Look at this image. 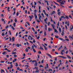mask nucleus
Wrapping results in <instances>:
<instances>
[{"instance_id":"62","label":"nucleus","mask_w":73,"mask_h":73,"mask_svg":"<svg viewBox=\"0 0 73 73\" xmlns=\"http://www.w3.org/2000/svg\"><path fill=\"white\" fill-rule=\"evenodd\" d=\"M59 24H60V23L59 22H58V23H57L58 26H59Z\"/></svg>"},{"instance_id":"49","label":"nucleus","mask_w":73,"mask_h":73,"mask_svg":"<svg viewBox=\"0 0 73 73\" xmlns=\"http://www.w3.org/2000/svg\"><path fill=\"white\" fill-rule=\"evenodd\" d=\"M25 66H26V68H28L29 67V66L28 65H25Z\"/></svg>"},{"instance_id":"45","label":"nucleus","mask_w":73,"mask_h":73,"mask_svg":"<svg viewBox=\"0 0 73 73\" xmlns=\"http://www.w3.org/2000/svg\"><path fill=\"white\" fill-rule=\"evenodd\" d=\"M65 28L66 30H68V27H67V26L66 25H65Z\"/></svg>"},{"instance_id":"16","label":"nucleus","mask_w":73,"mask_h":73,"mask_svg":"<svg viewBox=\"0 0 73 73\" xmlns=\"http://www.w3.org/2000/svg\"><path fill=\"white\" fill-rule=\"evenodd\" d=\"M12 42H13V41H15V37H13L12 38Z\"/></svg>"},{"instance_id":"59","label":"nucleus","mask_w":73,"mask_h":73,"mask_svg":"<svg viewBox=\"0 0 73 73\" xmlns=\"http://www.w3.org/2000/svg\"><path fill=\"white\" fill-rule=\"evenodd\" d=\"M25 50L26 52H28V49L27 48L25 49Z\"/></svg>"},{"instance_id":"42","label":"nucleus","mask_w":73,"mask_h":73,"mask_svg":"<svg viewBox=\"0 0 73 73\" xmlns=\"http://www.w3.org/2000/svg\"><path fill=\"white\" fill-rule=\"evenodd\" d=\"M55 37L56 38H58V36H55Z\"/></svg>"},{"instance_id":"20","label":"nucleus","mask_w":73,"mask_h":73,"mask_svg":"<svg viewBox=\"0 0 73 73\" xmlns=\"http://www.w3.org/2000/svg\"><path fill=\"white\" fill-rule=\"evenodd\" d=\"M35 73H39V70H37L35 71Z\"/></svg>"},{"instance_id":"1","label":"nucleus","mask_w":73,"mask_h":73,"mask_svg":"<svg viewBox=\"0 0 73 73\" xmlns=\"http://www.w3.org/2000/svg\"><path fill=\"white\" fill-rule=\"evenodd\" d=\"M57 2H59V3H60L61 6V7H63V8H64V6L62 5H64V3H66V1H62V0H59V1L57 0Z\"/></svg>"},{"instance_id":"5","label":"nucleus","mask_w":73,"mask_h":73,"mask_svg":"<svg viewBox=\"0 0 73 73\" xmlns=\"http://www.w3.org/2000/svg\"><path fill=\"white\" fill-rule=\"evenodd\" d=\"M46 20H48V18H46L45 19H44V21L46 24H47V22H46Z\"/></svg>"},{"instance_id":"4","label":"nucleus","mask_w":73,"mask_h":73,"mask_svg":"<svg viewBox=\"0 0 73 73\" xmlns=\"http://www.w3.org/2000/svg\"><path fill=\"white\" fill-rule=\"evenodd\" d=\"M58 57H59L60 58H63L64 59L66 58V57H64L63 56H58Z\"/></svg>"},{"instance_id":"19","label":"nucleus","mask_w":73,"mask_h":73,"mask_svg":"<svg viewBox=\"0 0 73 73\" xmlns=\"http://www.w3.org/2000/svg\"><path fill=\"white\" fill-rule=\"evenodd\" d=\"M54 30L55 32H56L57 33H58V31H57V30H56V29H54Z\"/></svg>"},{"instance_id":"33","label":"nucleus","mask_w":73,"mask_h":73,"mask_svg":"<svg viewBox=\"0 0 73 73\" xmlns=\"http://www.w3.org/2000/svg\"><path fill=\"white\" fill-rule=\"evenodd\" d=\"M62 48V46H61L59 48L58 50H59L60 49H61V48Z\"/></svg>"},{"instance_id":"63","label":"nucleus","mask_w":73,"mask_h":73,"mask_svg":"<svg viewBox=\"0 0 73 73\" xmlns=\"http://www.w3.org/2000/svg\"><path fill=\"white\" fill-rule=\"evenodd\" d=\"M36 12H37V10H34V13H36Z\"/></svg>"},{"instance_id":"27","label":"nucleus","mask_w":73,"mask_h":73,"mask_svg":"<svg viewBox=\"0 0 73 73\" xmlns=\"http://www.w3.org/2000/svg\"><path fill=\"white\" fill-rule=\"evenodd\" d=\"M18 63L17 62L15 64L16 65H15V66H19V64H17Z\"/></svg>"},{"instance_id":"22","label":"nucleus","mask_w":73,"mask_h":73,"mask_svg":"<svg viewBox=\"0 0 73 73\" xmlns=\"http://www.w3.org/2000/svg\"><path fill=\"white\" fill-rule=\"evenodd\" d=\"M16 46H17V47H19L20 46V45H19V44L18 43L17 44H15Z\"/></svg>"},{"instance_id":"21","label":"nucleus","mask_w":73,"mask_h":73,"mask_svg":"<svg viewBox=\"0 0 73 73\" xmlns=\"http://www.w3.org/2000/svg\"><path fill=\"white\" fill-rule=\"evenodd\" d=\"M9 9H10V8L9 7H8L7 8V11H8V12H10V10H9Z\"/></svg>"},{"instance_id":"52","label":"nucleus","mask_w":73,"mask_h":73,"mask_svg":"<svg viewBox=\"0 0 73 73\" xmlns=\"http://www.w3.org/2000/svg\"><path fill=\"white\" fill-rule=\"evenodd\" d=\"M41 62V63H42V64H43V63H44V60H42Z\"/></svg>"},{"instance_id":"13","label":"nucleus","mask_w":73,"mask_h":73,"mask_svg":"<svg viewBox=\"0 0 73 73\" xmlns=\"http://www.w3.org/2000/svg\"><path fill=\"white\" fill-rule=\"evenodd\" d=\"M1 20L3 21L5 24V20H4V19L3 18L1 19Z\"/></svg>"},{"instance_id":"15","label":"nucleus","mask_w":73,"mask_h":73,"mask_svg":"<svg viewBox=\"0 0 73 73\" xmlns=\"http://www.w3.org/2000/svg\"><path fill=\"white\" fill-rule=\"evenodd\" d=\"M7 53L6 52L4 51L2 53V54H3V55H4L5 54V53Z\"/></svg>"},{"instance_id":"43","label":"nucleus","mask_w":73,"mask_h":73,"mask_svg":"<svg viewBox=\"0 0 73 73\" xmlns=\"http://www.w3.org/2000/svg\"><path fill=\"white\" fill-rule=\"evenodd\" d=\"M33 50V52H35V53L36 52V50H35V49H34Z\"/></svg>"},{"instance_id":"34","label":"nucleus","mask_w":73,"mask_h":73,"mask_svg":"<svg viewBox=\"0 0 73 73\" xmlns=\"http://www.w3.org/2000/svg\"><path fill=\"white\" fill-rule=\"evenodd\" d=\"M13 25L14 27H16V23H14L13 24Z\"/></svg>"},{"instance_id":"9","label":"nucleus","mask_w":73,"mask_h":73,"mask_svg":"<svg viewBox=\"0 0 73 73\" xmlns=\"http://www.w3.org/2000/svg\"><path fill=\"white\" fill-rule=\"evenodd\" d=\"M64 52V50H63L61 51V53L62 54V55H63L64 54H63V52Z\"/></svg>"},{"instance_id":"61","label":"nucleus","mask_w":73,"mask_h":73,"mask_svg":"<svg viewBox=\"0 0 73 73\" xmlns=\"http://www.w3.org/2000/svg\"><path fill=\"white\" fill-rule=\"evenodd\" d=\"M46 67L47 68H49V66H48V64H47L46 65Z\"/></svg>"},{"instance_id":"41","label":"nucleus","mask_w":73,"mask_h":73,"mask_svg":"<svg viewBox=\"0 0 73 73\" xmlns=\"http://www.w3.org/2000/svg\"><path fill=\"white\" fill-rule=\"evenodd\" d=\"M12 54H16V52H15L12 53Z\"/></svg>"},{"instance_id":"44","label":"nucleus","mask_w":73,"mask_h":73,"mask_svg":"<svg viewBox=\"0 0 73 73\" xmlns=\"http://www.w3.org/2000/svg\"><path fill=\"white\" fill-rule=\"evenodd\" d=\"M33 45H34V46L35 47V48H37V46L33 44Z\"/></svg>"},{"instance_id":"48","label":"nucleus","mask_w":73,"mask_h":73,"mask_svg":"<svg viewBox=\"0 0 73 73\" xmlns=\"http://www.w3.org/2000/svg\"><path fill=\"white\" fill-rule=\"evenodd\" d=\"M11 28H12V29H13V30H15V28H14V27H13L12 26Z\"/></svg>"},{"instance_id":"30","label":"nucleus","mask_w":73,"mask_h":73,"mask_svg":"<svg viewBox=\"0 0 73 73\" xmlns=\"http://www.w3.org/2000/svg\"><path fill=\"white\" fill-rule=\"evenodd\" d=\"M42 17H41V16H40L39 17V20H40L41 19V18Z\"/></svg>"},{"instance_id":"31","label":"nucleus","mask_w":73,"mask_h":73,"mask_svg":"<svg viewBox=\"0 0 73 73\" xmlns=\"http://www.w3.org/2000/svg\"><path fill=\"white\" fill-rule=\"evenodd\" d=\"M58 39H59V40H63V38H58Z\"/></svg>"},{"instance_id":"64","label":"nucleus","mask_w":73,"mask_h":73,"mask_svg":"<svg viewBox=\"0 0 73 73\" xmlns=\"http://www.w3.org/2000/svg\"><path fill=\"white\" fill-rule=\"evenodd\" d=\"M18 35V32H17L16 33L15 36H17V35Z\"/></svg>"},{"instance_id":"53","label":"nucleus","mask_w":73,"mask_h":73,"mask_svg":"<svg viewBox=\"0 0 73 73\" xmlns=\"http://www.w3.org/2000/svg\"><path fill=\"white\" fill-rule=\"evenodd\" d=\"M50 22H48V26H49V25H50Z\"/></svg>"},{"instance_id":"28","label":"nucleus","mask_w":73,"mask_h":73,"mask_svg":"<svg viewBox=\"0 0 73 73\" xmlns=\"http://www.w3.org/2000/svg\"><path fill=\"white\" fill-rule=\"evenodd\" d=\"M72 28H71L70 29V31H72V29H73V26L72 25Z\"/></svg>"},{"instance_id":"38","label":"nucleus","mask_w":73,"mask_h":73,"mask_svg":"<svg viewBox=\"0 0 73 73\" xmlns=\"http://www.w3.org/2000/svg\"><path fill=\"white\" fill-rule=\"evenodd\" d=\"M44 36H46V35H47L46 33V32L45 31L44 32Z\"/></svg>"},{"instance_id":"35","label":"nucleus","mask_w":73,"mask_h":73,"mask_svg":"<svg viewBox=\"0 0 73 73\" xmlns=\"http://www.w3.org/2000/svg\"><path fill=\"white\" fill-rule=\"evenodd\" d=\"M52 15H53L54 14H55V11H53V12H52Z\"/></svg>"},{"instance_id":"23","label":"nucleus","mask_w":73,"mask_h":73,"mask_svg":"<svg viewBox=\"0 0 73 73\" xmlns=\"http://www.w3.org/2000/svg\"><path fill=\"white\" fill-rule=\"evenodd\" d=\"M59 31L60 32H61V28L60 27H59Z\"/></svg>"},{"instance_id":"51","label":"nucleus","mask_w":73,"mask_h":73,"mask_svg":"<svg viewBox=\"0 0 73 73\" xmlns=\"http://www.w3.org/2000/svg\"><path fill=\"white\" fill-rule=\"evenodd\" d=\"M4 33H5L4 32H3V33H2V36H4V35H5Z\"/></svg>"},{"instance_id":"55","label":"nucleus","mask_w":73,"mask_h":73,"mask_svg":"<svg viewBox=\"0 0 73 73\" xmlns=\"http://www.w3.org/2000/svg\"><path fill=\"white\" fill-rule=\"evenodd\" d=\"M34 46H32V49L33 50V49H34Z\"/></svg>"},{"instance_id":"8","label":"nucleus","mask_w":73,"mask_h":73,"mask_svg":"<svg viewBox=\"0 0 73 73\" xmlns=\"http://www.w3.org/2000/svg\"><path fill=\"white\" fill-rule=\"evenodd\" d=\"M46 54L49 57H50V58H52V56L51 55H50V54H48V53H46Z\"/></svg>"},{"instance_id":"54","label":"nucleus","mask_w":73,"mask_h":73,"mask_svg":"<svg viewBox=\"0 0 73 73\" xmlns=\"http://www.w3.org/2000/svg\"><path fill=\"white\" fill-rule=\"evenodd\" d=\"M38 53L39 54H41V52L40 51H39L38 52Z\"/></svg>"},{"instance_id":"12","label":"nucleus","mask_w":73,"mask_h":73,"mask_svg":"<svg viewBox=\"0 0 73 73\" xmlns=\"http://www.w3.org/2000/svg\"><path fill=\"white\" fill-rule=\"evenodd\" d=\"M67 57L68 58H69V59H71V58H72L70 56L67 55Z\"/></svg>"},{"instance_id":"17","label":"nucleus","mask_w":73,"mask_h":73,"mask_svg":"<svg viewBox=\"0 0 73 73\" xmlns=\"http://www.w3.org/2000/svg\"><path fill=\"white\" fill-rule=\"evenodd\" d=\"M43 12L44 13V14L45 15H46V12H45V10H44L43 11Z\"/></svg>"},{"instance_id":"6","label":"nucleus","mask_w":73,"mask_h":73,"mask_svg":"<svg viewBox=\"0 0 73 73\" xmlns=\"http://www.w3.org/2000/svg\"><path fill=\"white\" fill-rule=\"evenodd\" d=\"M48 31L49 32H50V31H53V29L50 28H48Z\"/></svg>"},{"instance_id":"25","label":"nucleus","mask_w":73,"mask_h":73,"mask_svg":"<svg viewBox=\"0 0 73 73\" xmlns=\"http://www.w3.org/2000/svg\"><path fill=\"white\" fill-rule=\"evenodd\" d=\"M54 3H55V4H56V5H58V6H60V5L58 4L57 3H56L54 1Z\"/></svg>"},{"instance_id":"24","label":"nucleus","mask_w":73,"mask_h":73,"mask_svg":"<svg viewBox=\"0 0 73 73\" xmlns=\"http://www.w3.org/2000/svg\"><path fill=\"white\" fill-rule=\"evenodd\" d=\"M44 49L46 50H47L48 49V48H46V46H44Z\"/></svg>"},{"instance_id":"3","label":"nucleus","mask_w":73,"mask_h":73,"mask_svg":"<svg viewBox=\"0 0 73 73\" xmlns=\"http://www.w3.org/2000/svg\"><path fill=\"white\" fill-rule=\"evenodd\" d=\"M29 17L30 18V21H31V20H32V18H33V15H31V16H29Z\"/></svg>"},{"instance_id":"32","label":"nucleus","mask_w":73,"mask_h":73,"mask_svg":"<svg viewBox=\"0 0 73 73\" xmlns=\"http://www.w3.org/2000/svg\"><path fill=\"white\" fill-rule=\"evenodd\" d=\"M35 17V19L36 20H37V19H38V18L37 17V16H36Z\"/></svg>"},{"instance_id":"47","label":"nucleus","mask_w":73,"mask_h":73,"mask_svg":"<svg viewBox=\"0 0 73 73\" xmlns=\"http://www.w3.org/2000/svg\"><path fill=\"white\" fill-rule=\"evenodd\" d=\"M19 13L17 12L16 14L17 16H19Z\"/></svg>"},{"instance_id":"29","label":"nucleus","mask_w":73,"mask_h":73,"mask_svg":"<svg viewBox=\"0 0 73 73\" xmlns=\"http://www.w3.org/2000/svg\"><path fill=\"white\" fill-rule=\"evenodd\" d=\"M33 42L34 43H35L36 42V41H35V39L34 38L33 39Z\"/></svg>"},{"instance_id":"57","label":"nucleus","mask_w":73,"mask_h":73,"mask_svg":"<svg viewBox=\"0 0 73 73\" xmlns=\"http://www.w3.org/2000/svg\"><path fill=\"white\" fill-rule=\"evenodd\" d=\"M69 17H70V18L71 19H72V16H71L70 15H69Z\"/></svg>"},{"instance_id":"2","label":"nucleus","mask_w":73,"mask_h":73,"mask_svg":"<svg viewBox=\"0 0 73 73\" xmlns=\"http://www.w3.org/2000/svg\"><path fill=\"white\" fill-rule=\"evenodd\" d=\"M72 36L73 37H72V36H71L70 35H69L68 36L70 40H73V35H72Z\"/></svg>"},{"instance_id":"36","label":"nucleus","mask_w":73,"mask_h":73,"mask_svg":"<svg viewBox=\"0 0 73 73\" xmlns=\"http://www.w3.org/2000/svg\"><path fill=\"white\" fill-rule=\"evenodd\" d=\"M61 13V12H58V15H59V16H60V13Z\"/></svg>"},{"instance_id":"46","label":"nucleus","mask_w":73,"mask_h":73,"mask_svg":"<svg viewBox=\"0 0 73 73\" xmlns=\"http://www.w3.org/2000/svg\"><path fill=\"white\" fill-rule=\"evenodd\" d=\"M17 19H15V23L17 22Z\"/></svg>"},{"instance_id":"26","label":"nucleus","mask_w":73,"mask_h":73,"mask_svg":"<svg viewBox=\"0 0 73 73\" xmlns=\"http://www.w3.org/2000/svg\"><path fill=\"white\" fill-rule=\"evenodd\" d=\"M41 15L43 17H45V16H44V14L43 13H42Z\"/></svg>"},{"instance_id":"40","label":"nucleus","mask_w":73,"mask_h":73,"mask_svg":"<svg viewBox=\"0 0 73 73\" xmlns=\"http://www.w3.org/2000/svg\"><path fill=\"white\" fill-rule=\"evenodd\" d=\"M34 5H37V3L36 2H34Z\"/></svg>"},{"instance_id":"37","label":"nucleus","mask_w":73,"mask_h":73,"mask_svg":"<svg viewBox=\"0 0 73 73\" xmlns=\"http://www.w3.org/2000/svg\"><path fill=\"white\" fill-rule=\"evenodd\" d=\"M32 30H33L34 32H35V29H34V28L32 27Z\"/></svg>"},{"instance_id":"10","label":"nucleus","mask_w":73,"mask_h":73,"mask_svg":"<svg viewBox=\"0 0 73 73\" xmlns=\"http://www.w3.org/2000/svg\"><path fill=\"white\" fill-rule=\"evenodd\" d=\"M29 38H31L30 39L31 40H32L33 39V38L30 35H29Z\"/></svg>"},{"instance_id":"56","label":"nucleus","mask_w":73,"mask_h":73,"mask_svg":"<svg viewBox=\"0 0 73 73\" xmlns=\"http://www.w3.org/2000/svg\"><path fill=\"white\" fill-rule=\"evenodd\" d=\"M46 8H47V9H48V11H49V7H47Z\"/></svg>"},{"instance_id":"14","label":"nucleus","mask_w":73,"mask_h":73,"mask_svg":"<svg viewBox=\"0 0 73 73\" xmlns=\"http://www.w3.org/2000/svg\"><path fill=\"white\" fill-rule=\"evenodd\" d=\"M40 49L42 50H44V48H42V47H41V46H40Z\"/></svg>"},{"instance_id":"60","label":"nucleus","mask_w":73,"mask_h":73,"mask_svg":"<svg viewBox=\"0 0 73 73\" xmlns=\"http://www.w3.org/2000/svg\"><path fill=\"white\" fill-rule=\"evenodd\" d=\"M35 69H36V70H38V67H35Z\"/></svg>"},{"instance_id":"11","label":"nucleus","mask_w":73,"mask_h":73,"mask_svg":"<svg viewBox=\"0 0 73 73\" xmlns=\"http://www.w3.org/2000/svg\"><path fill=\"white\" fill-rule=\"evenodd\" d=\"M62 36H64V30H63L62 31V34H61Z\"/></svg>"},{"instance_id":"50","label":"nucleus","mask_w":73,"mask_h":73,"mask_svg":"<svg viewBox=\"0 0 73 73\" xmlns=\"http://www.w3.org/2000/svg\"><path fill=\"white\" fill-rule=\"evenodd\" d=\"M9 27V26L7 25V26L5 28L6 29H7V28Z\"/></svg>"},{"instance_id":"18","label":"nucleus","mask_w":73,"mask_h":73,"mask_svg":"<svg viewBox=\"0 0 73 73\" xmlns=\"http://www.w3.org/2000/svg\"><path fill=\"white\" fill-rule=\"evenodd\" d=\"M37 62H36L34 64V65L35 66H37Z\"/></svg>"},{"instance_id":"39","label":"nucleus","mask_w":73,"mask_h":73,"mask_svg":"<svg viewBox=\"0 0 73 73\" xmlns=\"http://www.w3.org/2000/svg\"><path fill=\"white\" fill-rule=\"evenodd\" d=\"M65 16L66 18L67 19H69V17H68V16H66V15H65Z\"/></svg>"},{"instance_id":"7","label":"nucleus","mask_w":73,"mask_h":73,"mask_svg":"<svg viewBox=\"0 0 73 73\" xmlns=\"http://www.w3.org/2000/svg\"><path fill=\"white\" fill-rule=\"evenodd\" d=\"M51 26L52 27L53 29H55V28H54V27H55V25H54L52 24Z\"/></svg>"},{"instance_id":"58","label":"nucleus","mask_w":73,"mask_h":73,"mask_svg":"<svg viewBox=\"0 0 73 73\" xmlns=\"http://www.w3.org/2000/svg\"><path fill=\"white\" fill-rule=\"evenodd\" d=\"M65 40H66V41H69V39H66Z\"/></svg>"}]
</instances>
